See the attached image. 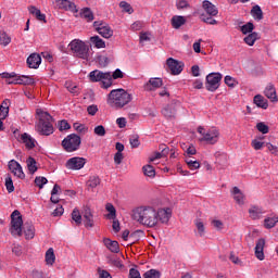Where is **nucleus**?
<instances>
[{"instance_id": "nucleus-12", "label": "nucleus", "mask_w": 278, "mask_h": 278, "mask_svg": "<svg viewBox=\"0 0 278 278\" xmlns=\"http://www.w3.org/2000/svg\"><path fill=\"white\" fill-rule=\"evenodd\" d=\"M65 166L68 170H81L86 166V159L74 156L66 161Z\"/></svg>"}, {"instance_id": "nucleus-9", "label": "nucleus", "mask_w": 278, "mask_h": 278, "mask_svg": "<svg viewBox=\"0 0 278 278\" xmlns=\"http://www.w3.org/2000/svg\"><path fill=\"white\" fill-rule=\"evenodd\" d=\"M223 80V74L211 73L206 76L205 88L208 92H216L220 88V81Z\"/></svg>"}, {"instance_id": "nucleus-39", "label": "nucleus", "mask_w": 278, "mask_h": 278, "mask_svg": "<svg viewBox=\"0 0 278 278\" xmlns=\"http://www.w3.org/2000/svg\"><path fill=\"white\" fill-rule=\"evenodd\" d=\"M26 164H27L28 173L30 175H34V173H36V170H38V165L36 163V159L29 156L26 161Z\"/></svg>"}, {"instance_id": "nucleus-43", "label": "nucleus", "mask_w": 278, "mask_h": 278, "mask_svg": "<svg viewBox=\"0 0 278 278\" xmlns=\"http://www.w3.org/2000/svg\"><path fill=\"white\" fill-rule=\"evenodd\" d=\"M186 164L189 166L190 170H197L201 168V163L199 161H194L191 157L186 159Z\"/></svg>"}, {"instance_id": "nucleus-49", "label": "nucleus", "mask_w": 278, "mask_h": 278, "mask_svg": "<svg viewBox=\"0 0 278 278\" xmlns=\"http://www.w3.org/2000/svg\"><path fill=\"white\" fill-rule=\"evenodd\" d=\"M119 8L123 10V12H127V14H134V8H131V4L126 1H122L119 3Z\"/></svg>"}, {"instance_id": "nucleus-8", "label": "nucleus", "mask_w": 278, "mask_h": 278, "mask_svg": "<svg viewBox=\"0 0 278 278\" xmlns=\"http://www.w3.org/2000/svg\"><path fill=\"white\" fill-rule=\"evenodd\" d=\"M10 231L13 236H23V216L18 210L11 214V228Z\"/></svg>"}, {"instance_id": "nucleus-64", "label": "nucleus", "mask_w": 278, "mask_h": 278, "mask_svg": "<svg viewBox=\"0 0 278 278\" xmlns=\"http://www.w3.org/2000/svg\"><path fill=\"white\" fill-rule=\"evenodd\" d=\"M268 151H270L271 155H278V148L277 146H273V143L266 144Z\"/></svg>"}, {"instance_id": "nucleus-61", "label": "nucleus", "mask_w": 278, "mask_h": 278, "mask_svg": "<svg viewBox=\"0 0 278 278\" xmlns=\"http://www.w3.org/2000/svg\"><path fill=\"white\" fill-rule=\"evenodd\" d=\"M211 224L213 225L214 229H217V231L223 230V227H225V225L219 219H213Z\"/></svg>"}, {"instance_id": "nucleus-29", "label": "nucleus", "mask_w": 278, "mask_h": 278, "mask_svg": "<svg viewBox=\"0 0 278 278\" xmlns=\"http://www.w3.org/2000/svg\"><path fill=\"white\" fill-rule=\"evenodd\" d=\"M28 12L33 14L37 18V21H41L43 23H47V15L45 13L40 12V10L36 7H29Z\"/></svg>"}, {"instance_id": "nucleus-1", "label": "nucleus", "mask_w": 278, "mask_h": 278, "mask_svg": "<svg viewBox=\"0 0 278 278\" xmlns=\"http://www.w3.org/2000/svg\"><path fill=\"white\" fill-rule=\"evenodd\" d=\"M172 216L173 210L169 207L155 210L153 206L144 205L132 211V220L148 229H155L160 225H168Z\"/></svg>"}, {"instance_id": "nucleus-27", "label": "nucleus", "mask_w": 278, "mask_h": 278, "mask_svg": "<svg viewBox=\"0 0 278 278\" xmlns=\"http://www.w3.org/2000/svg\"><path fill=\"white\" fill-rule=\"evenodd\" d=\"M79 16L87 23H92V21H94V13L90 8H83L79 12Z\"/></svg>"}, {"instance_id": "nucleus-58", "label": "nucleus", "mask_w": 278, "mask_h": 278, "mask_svg": "<svg viewBox=\"0 0 278 278\" xmlns=\"http://www.w3.org/2000/svg\"><path fill=\"white\" fill-rule=\"evenodd\" d=\"M128 278H142V276H140V271L137 267H132L129 269Z\"/></svg>"}, {"instance_id": "nucleus-4", "label": "nucleus", "mask_w": 278, "mask_h": 278, "mask_svg": "<svg viewBox=\"0 0 278 278\" xmlns=\"http://www.w3.org/2000/svg\"><path fill=\"white\" fill-rule=\"evenodd\" d=\"M0 77L2 79H5V84L12 85V84H20L24 86H34L36 84V80L31 76H16V73H8L4 72L0 74Z\"/></svg>"}, {"instance_id": "nucleus-38", "label": "nucleus", "mask_w": 278, "mask_h": 278, "mask_svg": "<svg viewBox=\"0 0 278 278\" xmlns=\"http://www.w3.org/2000/svg\"><path fill=\"white\" fill-rule=\"evenodd\" d=\"M258 38L260 35L257 33H250L248 36L244 37L243 41L245 42V45H249V47H253Z\"/></svg>"}, {"instance_id": "nucleus-15", "label": "nucleus", "mask_w": 278, "mask_h": 278, "mask_svg": "<svg viewBox=\"0 0 278 278\" xmlns=\"http://www.w3.org/2000/svg\"><path fill=\"white\" fill-rule=\"evenodd\" d=\"M8 166L11 173L14 174L15 177H17L18 179H25V173L23 172V166H21V164L16 160H11Z\"/></svg>"}, {"instance_id": "nucleus-25", "label": "nucleus", "mask_w": 278, "mask_h": 278, "mask_svg": "<svg viewBox=\"0 0 278 278\" xmlns=\"http://www.w3.org/2000/svg\"><path fill=\"white\" fill-rule=\"evenodd\" d=\"M162 114L163 116H165V118H175L177 114V104L175 103L168 104L162 110Z\"/></svg>"}, {"instance_id": "nucleus-51", "label": "nucleus", "mask_w": 278, "mask_h": 278, "mask_svg": "<svg viewBox=\"0 0 278 278\" xmlns=\"http://www.w3.org/2000/svg\"><path fill=\"white\" fill-rule=\"evenodd\" d=\"M93 134L96 136H99L100 138H103V136H105L106 131H105V127L103 125H98L93 128Z\"/></svg>"}, {"instance_id": "nucleus-26", "label": "nucleus", "mask_w": 278, "mask_h": 278, "mask_svg": "<svg viewBox=\"0 0 278 278\" xmlns=\"http://www.w3.org/2000/svg\"><path fill=\"white\" fill-rule=\"evenodd\" d=\"M24 236L26 240L34 239V236H36V229L34 228V224L31 223H25L23 226Z\"/></svg>"}, {"instance_id": "nucleus-44", "label": "nucleus", "mask_w": 278, "mask_h": 278, "mask_svg": "<svg viewBox=\"0 0 278 278\" xmlns=\"http://www.w3.org/2000/svg\"><path fill=\"white\" fill-rule=\"evenodd\" d=\"M162 273L157 269H149L143 274V278H161Z\"/></svg>"}, {"instance_id": "nucleus-62", "label": "nucleus", "mask_w": 278, "mask_h": 278, "mask_svg": "<svg viewBox=\"0 0 278 278\" xmlns=\"http://www.w3.org/2000/svg\"><path fill=\"white\" fill-rule=\"evenodd\" d=\"M110 264L115 266V268H124L123 261H121V258H113L110 261Z\"/></svg>"}, {"instance_id": "nucleus-3", "label": "nucleus", "mask_w": 278, "mask_h": 278, "mask_svg": "<svg viewBox=\"0 0 278 278\" xmlns=\"http://www.w3.org/2000/svg\"><path fill=\"white\" fill-rule=\"evenodd\" d=\"M68 47L75 58H80V60H88L90 58V47L81 39L72 40Z\"/></svg>"}, {"instance_id": "nucleus-48", "label": "nucleus", "mask_w": 278, "mask_h": 278, "mask_svg": "<svg viewBox=\"0 0 278 278\" xmlns=\"http://www.w3.org/2000/svg\"><path fill=\"white\" fill-rule=\"evenodd\" d=\"M72 220L78 226L81 225V213L77 208H74L72 212Z\"/></svg>"}, {"instance_id": "nucleus-10", "label": "nucleus", "mask_w": 278, "mask_h": 278, "mask_svg": "<svg viewBox=\"0 0 278 278\" xmlns=\"http://www.w3.org/2000/svg\"><path fill=\"white\" fill-rule=\"evenodd\" d=\"M93 27L102 38H112L114 36V30H112V27L105 22L96 21L93 22Z\"/></svg>"}, {"instance_id": "nucleus-50", "label": "nucleus", "mask_w": 278, "mask_h": 278, "mask_svg": "<svg viewBox=\"0 0 278 278\" xmlns=\"http://www.w3.org/2000/svg\"><path fill=\"white\" fill-rule=\"evenodd\" d=\"M5 188L9 193H12L14 191V182L12 181V176L10 175L5 177Z\"/></svg>"}, {"instance_id": "nucleus-14", "label": "nucleus", "mask_w": 278, "mask_h": 278, "mask_svg": "<svg viewBox=\"0 0 278 278\" xmlns=\"http://www.w3.org/2000/svg\"><path fill=\"white\" fill-rule=\"evenodd\" d=\"M35 131L39 136H51L53 134V124L51 122L36 123Z\"/></svg>"}, {"instance_id": "nucleus-7", "label": "nucleus", "mask_w": 278, "mask_h": 278, "mask_svg": "<svg viewBox=\"0 0 278 278\" xmlns=\"http://www.w3.org/2000/svg\"><path fill=\"white\" fill-rule=\"evenodd\" d=\"M62 147L66 153H75V151H79V147H81V137L71 134L63 139Z\"/></svg>"}, {"instance_id": "nucleus-59", "label": "nucleus", "mask_w": 278, "mask_h": 278, "mask_svg": "<svg viewBox=\"0 0 278 278\" xmlns=\"http://www.w3.org/2000/svg\"><path fill=\"white\" fill-rule=\"evenodd\" d=\"M256 129L261 131V134H268L269 131L268 125H265L264 122L256 124Z\"/></svg>"}, {"instance_id": "nucleus-36", "label": "nucleus", "mask_w": 278, "mask_h": 278, "mask_svg": "<svg viewBox=\"0 0 278 278\" xmlns=\"http://www.w3.org/2000/svg\"><path fill=\"white\" fill-rule=\"evenodd\" d=\"M90 42L96 49H105V41L99 36L90 37Z\"/></svg>"}, {"instance_id": "nucleus-63", "label": "nucleus", "mask_w": 278, "mask_h": 278, "mask_svg": "<svg viewBox=\"0 0 278 278\" xmlns=\"http://www.w3.org/2000/svg\"><path fill=\"white\" fill-rule=\"evenodd\" d=\"M124 156L123 152H116L114 155V163L118 166L119 164L123 163Z\"/></svg>"}, {"instance_id": "nucleus-30", "label": "nucleus", "mask_w": 278, "mask_h": 278, "mask_svg": "<svg viewBox=\"0 0 278 278\" xmlns=\"http://www.w3.org/2000/svg\"><path fill=\"white\" fill-rule=\"evenodd\" d=\"M163 81L162 78H151L146 85V90H155L156 88H162Z\"/></svg>"}, {"instance_id": "nucleus-22", "label": "nucleus", "mask_w": 278, "mask_h": 278, "mask_svg": "<svg viewBox=\"0 0 278 278\" xmlns=\"http://www.w3.org/2000/svg\"><path fill=\"white\" fill-rule=\"evenodd\" d=\"M27 64L29 68H38L40 64H42V58H40V54L33 53L27 58Z\"/></svg>"}, {"instance_id": "nucleus-32", "label": "nucleus", "mask_w": 278, "mask_h": 278, "mask_svg": "<svg viewBox=\"0 0 278 278\" xmlns=\"http://www.w3.org/2000/svg\"><path fill=\"white\" fill-rule=\"evenodd\" d=\"M86 186L87 190H94V188L101 186V178L99 176H90Z\"/></svg>"}, {"instance_id": "nucleus-34", "label": "nucleus", "mask_w": 278, "mask_h": 278, "mask_svg": "<svg viewBox=\"0 0 278 278\" xmlns=\"http://www.w3.org/2000/svg\"><path fill=\"white\" fill-rule=\"evenodd\" d=\"M251 16L254 18V21H262L264 18V12L262 11V8L260 5H254L251 10Z\"/></svg>"}, {"instance_id": "nucleus-21", "label": "nucleus", "mask_w": 278, "mask_h": 278, "mask_svg": "<svg viewBox=\"0 0 278 278\" xmlns=\"http://www.w3.org/2000/svg\"><path fill=\"white\" fill-rule=\"evenodd\" d=\"M103 244L109 251H111V253H119L121 252V245L118 244V241H114L110 238H104Z\"/></svg>"}, {"instance_id": "nucleus-28", "label": "nucleus", "mask_w": 278, "mask_h": 278, "mask_svg": "<svg viewBox=\"0 0 278 278\" xmlns=\"http://www.w3.org/2000/svg\"><path fill=\"white\" fill-rule=\"evenodd\" d=\"M265 97H267V99H270V101L273 103H277V91L275 89V86L273 85H267V87L265 88Z\"/></svg>"}, {"instance_id": "nucleus-20", "label": "nucleus", "mask_w": 278, "mask_h": 278, "mask_svg": "<svg viewBox=\"0 0 278 278\" xmlns=\"http://www.w3.org/2000/svg\"><path fill=\"white\" fill-rule=\"evenodd\" d=\"M161 152H154L150 155V162H155V160H162V157H167L170 149L165 144L160 146Z\"/></svg>"}, {"instance_id": "nucleus-42", "label": "nucleus", "mask_w": 278, "mask_h": 278, "mask_svg": "<svg viewBox=\"0 0 278 278\" xmlns=\"http://www.w3.org/2000/svg\"><path fill=\"white\" fill-rule=\"evenodd\" d=\"M194 225L197 227L198 236L203 238V236H205V224H203V220L201 219H195Z\"/></svg>"}, {"instance_id": "nucleus-40", "label": "nucleus", "mask_w": 278, "mask_h": 278, "mask_svg": "<svg viewBox=\"0 0 278 278\" xmlns=\"http://www.w3.org/2000/svg\"><path fill=\"white\" fill-rule=\"evenodd\" d=\"M105 210L106 212H109V214L106 215V218H109V220L116 219V207H114V204L106 203Z\"/></svg>"}, {"instance_id": "nucleus-6", "label": "nucleus", "mask_w": 278, "mask_h": 278, "mask_svg": "<svg viewBox=\"0 0 278 278\" xmlns=\"http://www.w3.org/2000/svg\"><path fill=\"white\" fill-rule=\"evenodd\" d=\"M90 81L98 83L101 81L102 88L108 90V88L112 87V74L110 72H101L99 70H94L89 73Z\"/></svg>"}, {"instance_id": "nucleus-31", "label": "nucleus", "mask_w": 278, "mask_h": 278, "mask_svg": "<svg viewBox=\"0 0 278 278\" xmlns=\"http://www.w3.org/2000/svg\"><path fill=\"white\" fill-rule=\"evenodd\" d=\"M253 101L257 108L268 110V100H266L262 94H256Z\"/></svg>"}, {"instance_id": "nucleus-23", "label": "nucleus", "mask_w": 278, "mask_h": 278, "mask_svg": "<svg viewBox=\"0 0 278 278\" xmlns=\"http://www.w3.org/2000/svg\"><path fill=\"white\" fill-rule=\"evenodd\" d=\"M36 114H37V118H38L37 123H51L53 121V116H51V114H49V112H47L42 109H37Z\"/></svg>"}, {"instance_id": "nucleus-11", "label": "nucleus", "mask_w": 278, "mask_h": 278, "mask_svg": "<svg viewBox=\"0 0 278 278\" xmlns=\"http://www.w3.org/2000/svg\"><path fill=\"white\" fill-rule=\"evenodd\" d=\"M13 134L18 142H23V144H25L26 149H34V147H36V139H34L31 135L27 132L21 135L18 129L14 130Z\"/></svg>"}, {"instance_id": "nucleus-13", "label": "nucleus", "mask_w": 278, "mask_h": 278, "mask_svg": "<svg viewBox=\"0 0 278 278\" xmlns=\"http://www.w3.org/2000/svg\"><path fill=\"white\" fill-rule=\"evenodd\" d=\"M166 64L172 75H181V72L184 71V62L168 58Z\"/></svg>"}, {"instance_id": "nucleus-17", "label": "nucleus", "mask_w": 278, "mask_h": 278, "mask_svg": "<svg viewBox=\"0 0 278 278\" xmlns=\"http://www.w3.org/2000/svg\"><path fill=\"white\" fill-rule=\"evenodd\" d=\"M84 225L87 228L92 229L94 227V216L90 207H85L83 211Z\"/></svg>"}, {"instance_id": "nucleus-41", "label": "nucleus", "mask_w": 278, "mask_h": 278, "mask_svg": "<svg viewBox=\"0 0 278 278\" xmlns=\"http://www.w3.org/2000/svg\"><path fill=\"white\" fill-rule=\"evenodd\" d=\"M278 224V217L274 216V217H266L264 219V227L265 229H273V227H275V225Z\"/></svg>"}, {"instance_id": "nucleus-52", "label": "nucleus", "mask_w": 278, "mask_h": 278, "mask_svg": "<svg viewBox=\"0 0 278 278\" xmlns=\"http://www.w3.org/2000/svg\"><path fill=\"white\" fill-rule=\"evenodd\" d=\"M73 127L75 131H78V134H88V127L84 124L75 123Z\"/></svg>"}, {"instance_id": "nucleus-2", "label": "nucleus", "mask_w": 278, "mask_h": 278, "mask_svg": "<svg viewBox=\"0 0 278 278\" xmlns=\"http://www.w3.org/2000/svg\"><path fill=\"white\" fill-rule=\"evenodd\" d=\"M134 99L131 93L125 89H113L108 96V104L116 110H122L125 105H129Z\"/></svg>"}, {"instance_id": "nucleus-46", "label": "nucleus", "mask_w": 278, "mask_h": 278, "mask_svg": "<svg viewBox=\"0 0 278 278\" xmlns=\"http://www.w3.org/2000/svg\"><path fill=\"white\" fill-rule=\"evenodd\" d=\"M224 83L228 88H236V86H238V80L229 75L225 76Z\"/></svg>"}, {"instance_id": "nucleus-47", "label": "nucleus", "mask_w": 278, "mask_h": 278, "mask_svg": "<svg viewBox=\"0 0 278 278\" xmlns=\"http://www.w3.org/2000/svg\"><path fill=\"white\" fill-rule=\"evenodd\" d=\"M255 29V25L253 23L248 22L245 25L241 26V33L247 36V34H253V30Z\"/></svg>"}, {"instance_id": "nucleus-57", "label": "nucleus", "mask_w": 278, "mask_h": 278, "mask_svg": "<svg viewBox=\"0 0 278 278\" xmlns=\"http://www.w3.org/2000/svg\"><path fill=\"white\" fill-rule=\"evenodd\" d=\"M12 42V39L5 35V34H0V45H3V47H8Z\"/></svg>"}, {"instance_id": "nucleus-37", "label": "nucleus", "mask_w": 278, "mask_h": 278, "mask_svg": "<svg viewBox=\"0 0 278 278\" xmlns=\"http://www.w3.org/2000/svg\"><path fill=\"white\" fill-rule=\"evenodd\" d=\"M46 264L48 266H53V264H55V252L53 251V248H49L46 252Z\"/></svg>"}, {"instance_id": "nucleus-54", "label": "nucleus", "mask_w": 278, "mask_h": 278, "mask_svg": "<svg viewBox=\"0 0 278 278\" xmlns=\"http://www.w3.org/2000/svg\"><path fill=\"white\" fill-rule=\"evenodd\" d=\"M48 181L49 180H47V178L41 177V176L35 178V184L40 189L45 188V186H46V184H48Z\"/></svg>"}, {"instance_id": "nucleus-53", "label": "nucleus", "mask_w": 278, "mask_h": 278, "mask_svg": "<svg viewBox=\"0 0 278 278\" xmlns=\"http://www.w3.org/2000/svg\"><path fill=\"white\" fill-rule=\"evenodd\" d=\"M201 21L207 25H218V21L212 18V15H201Z\"/></svg>"}, {"instance_id": "nucleus-24", "label": "nucleus", "mask_w": 278, "mask_h": 278, "mask_svg": "<svg viewBox=\"0 0 278 278\" xmlns=\"http://www.w3.org/2000/svg\"><path fill=\"white\" fill-rule=\"evenodd\" d=\"M230 194L235 199L236 203H238V205L244 204V193L242 192V190H240V188L233 187L230 191Z\"/></svg>"}, {"instance_id": "nucleus-18", "label": "nucleus", "mask_w": 278, "mask_h": 278, "mask_svg": "<svg viewBox=\"0 0 278 278\" xmlns=\"http://www.w3.org/2000/svg\"><path fill=\"white\" fill-rule=\"evenodd\" d=\"M266 247V240L264 238H261L256 241L255 245V257L260 260V262H264V248Z\"/></svg>"}, {"instance_id": "nucleus-56", "label": "nucleus", "mask_w": 278, "mask_h": 278, "mask_svg": "<svg viewBox=\"0 0 278 278\" xmlns=\"http://www.w3.org/2000/svg\"><path fill=\"white\" fill-rule=\"evenodd\" d=\"M109 62L110 61H109L108 56H103V55L98 56V64H99L100 68H105V66H108Z\"/></svg>"}, {"instance_id": "nucleus-19", "label": "nucleus", "mask_w": 278, "mask_h": 278, "mask_svg": "<svg viewBox=\"0 0 278 278\" xmlns=\"http://www.w3.org/2000/svg\"><path fill=\"white\" fill-rule=\"evenodd\" d=\"M202 8L208 16H218V8H216L210 0H204L202 2Z\"/></svg>"}, {"instance_id": "nucleus-33", "label": "nucleus", "mask_w": 278, "mask_h": 278, "mask_svg": "<svg viewBox=\"0 0 278 278\" xmlns=\"http://www.w3.org/2000/svg\"><path fill=\"white\" fill-rule=\"evenodd\" d=\"M186 25V17L181 15H175L172 17V26L174 29H179V27Z\"/></svg>"}, {"instance_id": "nucleus-60", "label": "nucleus", "mask_w": 278, "mask_h": 278, "mask_svg": "<svg viewBox=\"0 0 278 278\" xmlns=\"http://www.w3.org/2000/svg\"><path fill=\"white\" fill-rule=\"evenodd\" d=\"M252 147L255 151H260V150L264 149V142H262L257 139H254V140H252Z\"/></svg>"}, {"instance_id": "nucleus-55", "label": "nucleus", "mask_w": 278, "mask_h": 278, "mask_svg": "<svg viewBox=\"0 0 278 278\" xmlns=\"http://www.w3.org/2000/svg\"><path fill=\"white\" fill-rule=\"evenodd\" d=\"M58 127L60 131H66L71 128V124H68V121L63 119L58 123Z\"/></svg>"}, {"instance_id": "nucleus-16", "label": "nucleus", "mask_w": 278, "mask_h": 278, "mask_svg": "<svg viewBox=\"0 0 278 278\" xmlns=\"http://www.w3.org/2000/svg\"><path fill=\"white\" fill-rule=\"evenodd\" d=\"M55 4H56V8H59V10H65L66 12H74V14H77V12H79L77 10V5H75V2H71V0H56Z\"/></svg>"}, {"instance_id": "nucleus-5", "label": "nucleus", "mask_w": 278, "mask_h": 278, "mask_svg": "<svg viewBox=\"0 0 278 278\" xmlns=\"http://www.w3.org/2000/svg\"><path fill=\"white\" fill-rule=\"evenodd\" d=\"M198 134H200L201 142H205L206 144H216L220 139V130L216 127H211L205 130L204 127H198Z\"/></svg>"}, {"instance_id": "nucleus-35", "label": "nucleus", "mask_w": 278, "mask_h": 278, "mask_svg": "<svg viewBox=\"0 0 278 278\" xmlns=\"http://www.w3.org/2000/svg\"><path fill=\"white\" fill-rule=\"evenodd\" d=\"M249 214H250V218H252V220H260V218H262V210L257 206H251L249 208Z\"/></svg>"}, {"instance_id": "nucleus-45", "label": "nucleus", "mask_w": 278, "mask_h": 278, "mask_svg": "<svg viewBox=\"0 0 278 278\" xmlns=\"http://www.w3.org/2000/svg\"><path fill=\"white\" fill-rule=\"evenodd\" d=\"M142 170L146 177H155V168L153 167V165H144L142 167Z\"/></svg>"}]
</instances>
